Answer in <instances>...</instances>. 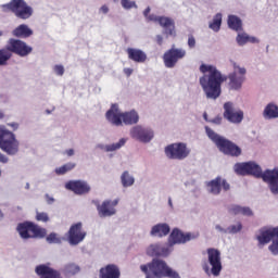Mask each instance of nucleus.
Wrapping results in <instances>:
<instances>
[{
  "label": "nucleus",
  "mask_w": 278,
  "mask_h": 278,
  "mask_svg": "<svg viewBox=\"0 0 278 278\" xmlns=\"http://www.w3.org/2000/svg\"><path fill=\"white\" fill-rule=\"evenodd\" d=\"M203 118H204V121H206V123H210V119L207 118V113L203 114Z\"/></svg>",
  "instance_id": "58"
},
{
  "label": "nucleus",
  "mask_w": 278,
  "mask_h": 278,
  "mask_svg": "<svg viewBox=\"0 0 278 278\" xmlns=\"http://www.w3.org/2000/svg\"><path fill=\"white\" fill-rule=\"evenodd\" d=\"M47 242H49V244H60L62 242V239L58 238V233L51 232L47 237Z\"/></svg>",
  "instance_id": "41"
},
{
  "label": "nucleus",
  "mask_w": 278,
  "mask_h": 278,
  "mask_svg": "<svg viewBox=\"0 0 278 278\" xmlns=\"http://www.w3.org/2000/svg\"><path fill=\"white\" fill-rule=\"evenodd\" d=\"M256 240L262 247L268 244V242L273 240V243L269 245V251L273 255H278V227L262 229L261 235L256 237Z\"/></svg>",
  "instance_id": "9"
},
{
  "label": "nucleus",
  "mask_w": 278,
  "mask_h": 278,
  "mask_svg": "<svg viewBox=\"0 0 278 278\" xmlns=\"http://www.w3.org/2000/svg\"><path fill=\"white\" fill-rule=\"evenodd\" d=\"M208 264L211 266L204 265L203 270L206 275H213L214 277H218L223 270V262L220 261V251L218 249L208 248L206 250Z\"/></svg>",
  "instance_id": "7"
},
{
  "label": "nucleus",
  "mask_w": 278,
  "mask_h": 278,
  "mask_svg": "<svg viewBox=\"0 0 278 278\" xmlns=\"http://www.w3.org/2000/svg\"><path fill=\"white\" fill-rule=\"evenodd\" d=\"M223 25V14L217 13L213 17V22L210 23L208 27L213 31H220V26Z\"/></svg>",
  "instance_id": "33"
},
{
  "label": "nucleus",
  "mask_w": 278,
  "mask_h": 278,
  "mask_svg": "<svg viewBox=\"0 0 278 278\" xmlns=\"http://www.w3.org/2000/svg\"><path fill=\"white\" fill-rule=\"evenodd\" d=\"M208 123H213V125H220V123H223V116L217 115L215 118L210 119Z\"/></svg>",
  "instance_id": "46"
},
{
  "label": "nucleus",
  "mask_w": 278,
  "mask_h": 278,
  "mask_svg": "<svg viewBox=\"0 0 278 278\" xmlns=\"http://www.w3.org/2000/svg\"><path fill=\"white\" fill-rule=\"evenodd\" d=\"M168 233H170V226L168 224H157L151 229V236H157L159 238H164Z\"/></svg>",
  "instance_id": "29"
},
{
  "label": "nucleus",
  "mask_w": 278,
  "mask_h": 278,
  "mask_svg": "<svg viewBox=\"0 0 278 278\" xmlns=\"http://www.w3.org/2000/svg\"><path fill=\"white\" fill-rule=\"evenodd\" d=\"M116 205H118V200L103 201L102 204L97 206L99 217L108 218L109 216H114L116 214Z\"/></svg>",
  "instance_id": "21"
},
{
  "label": "nucleus",
  "mask_w": 278,
  "mask_h": 278,
  "mask_svg": "<svg viewBox=\"0 0 278 278\" xmlns=\"http://www.w3.org/2000/svg\"><path fill=\"white\" fill-rule=\"evenodd\" d=\"M224 118L229 123H242L244 118V112L237 110L231 102H226L224 104Z\"/></svg>",
  "instance_id": "16"
},
{
  "label": "nucleus",
  "mask_w": 278,
  "mask_h": 278,
  "mask_svg": "<svg viewBox=\"0 0 278 278\" xmlns=\"http://www.w3.org/2000/svg\"><path fill=\"white\" fill-rule=\"evenodd\" d=\"M233 72L228 75V86L230 90H240L242 84H244V75H247V68L240 67L237 63H232Z\"/></svg>",
  "instance_id": "11"
},
{
  "label": "nucleus",
  "mask_w": 278,
  "mask_h": 278,
  "mask_svg": "<svg viewBox=\"0 0 278 278\" xmlns=\"http://www.w3.org/2000/svg\"><path fill=\"white\" fill-rule=\"evenodd\" d=\"M4 114L0 111V119L3 118Z\"/></svg>",
  "instance_id": "60"
},
{
  "label": "nucleus",
  "mask_w": 278,
  "mask_h": 278,
  "mask_svg": "<svg viewBox=\"0 0 278 278\" xmlns=\"http://www.w3.org/2000/svg\"><path fill=\"white\" fill-rule=\"evenodd\" d=\"M206 188L211 194L218 195L220 194L222 190H224V192L230 190L231 186L229 182H227V180L223 179V177L217 176L215 179L206 182Z\"/></svg>",
  "instance_id": "18"
},
{
  "label": "nucleus",
  "mask_w": 278,
  "mask_h": 278,
  "mask_svg": "<svg viewBox=\"0 0 278 278\" xmlns=\"http://www.w3.org/2000/svg\"><path fill=\"white\" fill-rule=\"evenodd\" d=\"M125 142H127V140H125V138H122L117 143H112L105 147L106 151H118V149H121L122 147H125Z\"/></svg>",
  "instance_id": "40"
},
{
  "label": "nucleus",
  "mask_w": 278,
  "mask_h": 278,
  "mask_svg": "<svg viewBox=\"0 0 278 278\" xmlns=\"http://www.w3.org/2000/svg\"><path fill=\"white\" fill-rule=\"evenodd\" d=\"M263 116L267 121H270L273 118H278V106L275 103H268L264 111H263Z\"/></svg>",
  "instance_id": "30"
},
{
  "label": "nucleus",
  "mask_w": 278,
  "mask_h": 278,
  "mask_svg": "<svg viewBox=\"0 0 278 278\" xmlns=\"http://www.w3.org/2000/svg\"><path fill=\"white\" fill-rule=\"evenodd\" d=\"M66 154L71 157L72 155H75V151L73 149H70L66 151Z\"/></svg>",
  "instance_id": "57"
},
{
  "label": "nucleus",
  "mask_w": 278,
  "mask_h": 278,
  "mask_svg": "<svg viewBox=\"0 0 278 278\" xmlns=\"http://www.w3.org/2000/svg\"><path fill=\"white\" fill-rule=\"evenodd\" d=\"M63 271L65 273V275H77V273L79 271V266L70 263L65 265Z\"/></svg>",
  "instance_id": "39"
},
{
  "label": "nucleus",
  "mask_w": 278,
  "mask_h": 278,
  "mask_svg": "<svg viewBox=\"0 0 278 278\" xmlns=\"http://www.w3.org/2000/svg\"><path fill=\"white\" fill-rule=\"evenodd\" d=\"M260 179L267 184L271 194H278V168L266 169L261 174Z\"/></svg>",
  "instance_id": "17"
},
{
  "label": "nucleus",
  "mask_w": 278,
  "mask_h": 278,
  "mask_svg": "<svg viewBox=\"0 0 278 278\" xmlns=\"http://www.w3.org/2000/svg\"><path fill=\"white\" fill-rule=\"evenodd\" d=\"M0 177H1V170H0Z\"/></svg>",
  "instance_id": "63"
},
{
  "label": "nucleus",
  "mask_w": 278,
  "mask_h": 278,
  "mask_svg": "<svg viewBox=\"0 0 278 278\" xmlns=\"http://www.w3.org/2000/svg\"><path fill=\"white\" fill-rule=\"evenodd\" d=\"M229 214L232 216H238V214H242L243 216H253V211L249 206H240L238 204H232L228 207Z\"/></svg>",
  "instance_id": "28"
},
{
  "label": "nucleus",
  "mask_w": 278,
  "mask_h": 278,
  "mask_svg": "<svg viewBox=\"0 0 278 278\" xmlns=\"http://www.w3.org/2000/svg\"><path fill=\"white\" fill-rule=\"evenodd\" d=\"M122 7L124 10H131V8L138 9V4H136V1L131 0H121Z\"/></svg>",
  "instance_id": "42"
},
{
  "label": "nucleus",
  "mask_w": 278,
  "mask_h": 278,
  "mask_svg": "<svg viewBox=\"0 0 278 278\" xmlns=\"http://www.w3.org/2000/svg\"><path fill=\"white\" fill-rule=\"evenodd\" d=\"M17 231L24 240L29 238H45L47 236V229L31 223L26 222L17 225Z\"/></svg>",
  "instance_id": "8"
},
{
  "label": "nucleus",
  "mask_w": 278,
  "mask_h": 278,
  "mask_svg": "<svg viewBox=\"0 0 278 278\" xmlns=\"http://www.w3.org/2000/svg\"><path fill=\"white\" fill-rule=\"evenodd\" d=\"M188 47L189 49H194L197 47V39L193 35H189L188 37Z\"/></svg>",
  "instance_id": "45"
},
{
  "label": "nucleus",
  "mask_w": 278,
  "mask_h": 278,
  "mask_svg": "<svg viewBox=\"0 0 278 278\" xmlns=\"http://www.w3.org/2000/svg\"><path fill=\"white\" fill-rule=\"evenodd\" d=\"M148 21H153L154 23H159L161 27L165 29V34L167 36H175V21L170 17L166 16H157V15H149Z\"/></svg>",
  "instance_id": "20"
},
{
  "label": "nucleus",
  "mask_w": 278,
  "mask_h": 278,
  "mask_svg": "<svg viewBox=\"0 0 278 278\" xmlns=\"http://www.w3.org/2000/svg\"><path fill=\"white\" fill-rule=\"evenodd\" d=\"M126 53L128 59L137 64H144L147 62V53L140 49L127 48Z\"/></svg>",
  "instance_id": "26"
},
{
  "label": "nucleus",
  "mask_w": 278,
  "mask_h": 278,
  "mask_svg": "<svg viewBox=\"0 0 278 278\" xmlns=\"http://www.w3.org/2000/svg\"><path fill=\"white\" fill-rule=\"evenodd\" d=\"M7 47L11 53H15L20 58H27L34 51V48L28 46L27 42L14 38L9 39Z\"/></svg>",
  "instance_id": "12"
},
{
  "label": "nucleus",
  "mask_w": 278,
  "mask_h": 278,
  "mask_svg": "<svg viewBox=\"0 0 278 278\" xmlns=\"http://www.w3.org/2000/svg\"><path fill=\"white\" fill-rule=\"evenodd\" d=\"M35 273L40 278H63L60 270L49 267V265L45 264L38 265L35 268Z\"/></svg>",
  "instance_id": "24"
},
{
  "label": "nucleus",
  "mask_w": 278,
  "mask_h": 278,
  "mask_svg": "<svg viewBox=\"0 0 278 278\" xmlns=\"http://www.w3.org/2000/svg\"><path fill=\"white\" fill-rule=\"evenodd\" d=\"M1 11L8 14V12H12L16 18H21L22 21H27V18H31L34 14V9L25 2V0H11L9 3L1 4Z\"/></svg>",
  "instance_id": "5"
},
{
  "label": "nucleus",
  "mask_w": 278,
  "mask_h": 278,
  "mask_svg": "<svg viewBox=\"0 0 278 278\" xmlns=\"http://www.w3.org/2000/svg\"><path fill=\"white\" fill-rule=\"evenodd\" d=\"M18 140L16 136L8 130L0 128V149L4 151L8 155H16L18 153Z\"/></svg>",
  "instance_id": "6"
},
{
  "label": "nucleus",
  "mask_w": 278,
  "mask_h": 278,
  "mask_svg": "<svg viewBox=\"0 0 278 278\" xmlns=\"http://www.w3.org/2000/svg\"><path fill=\"white\" fill-rule=\"evenodd\" d=\"M131 138L139 140V142H151L153 140V130L148 128H142V126H135L130 130Z\"/></svg>",
  "instance_id": "23"
},
{
  "label": "nucleus",
  "mask_w": 278,
  "mask_h": 278,
  "mask_svg": "<svg viewBox=\"0 0 278 278\" xmlns=\"http://www.w3.org/2000/svg\"><path fill=\"white\" fill-rule=\"evenodd\" d=\"M161 257H167L170 254V249L161 245Z\"/></svg>",
  "instance_id": "47"
},
{
  "label": "nucleus",
  "mask_w": 278,
  "mask_h": 278,
  "mask_svg": "<svg viewBox=\"0 0 278 278\" xmlns=\"http://www.w3.org/2000/svg\"><path fill=\"white\" fill-rule=\"evenodd\" d=\"M124 73L126 74L127 77H131V74L134 73L132 68L126 67L124 68Z\"/></svg>",
  "instance_id": "52"
},
{
  "label": "nucleus",
  "mask_w": 278,
  "mask_h": 278,
  "mask_svg": "<svg viewBox=\"0 0 278 278\" xmlns=\"http://www.w3.org/2000/svg\"><path fill=\"white\" fill-rule=\"evenodd\" d=\"M165 155L168 160H186L190 155V148L184 142L172 143L165 147Z\"/></svg>",
  "instance_id": "10"
},
{
  "label": "nucleus",
  "mask_w": 278,
  "mask_h": 278,
  "mask_svg": "<svg viewBox=\"0 0 278 278\" xmlns=\"http://www.w3.org/2000/svg\"><path fill=\"white\" fill-rule=\"evenodd\" d=\"M36 220L41 223H49V214L47 213H37Z\"/></svg>",
  "instance_id": "44"
},
{
  "label": "nucleus",
  "mask_w": 278,
  "mask_h": 278,
  "mask_svg": "<svg viewBox=\"0 0 278 278\" xmlns=\"http://www.w3.org/2000/svg\"><path fill=\"white\" fill-rule=\"evenodd\" d=\"M0 218H3V213L1 212V210H0Z\"/></svg>",
  "instance_id": "61"
},
{
  "label": "nucleus",
  "mask_w": 278,
  "mask_h": 278,
  "mask_svg": "<svg viewBox=\"0 0 278 278\" xmlns=\"http://www.w3.org/2000/svg\"><path fill=\"white\" fill-rule=\"evenodd\" d=\"M106 121L115 127H121V125H136L140 121V115L135 110L130 112L122 113L118 109V104H112L111 109L105 114Z\"/></svg>",
  "instance_id": "3"
},
{
  "label": "nucleus",
  "mask_w": 278,
  "mask_h": 278,
  "mask_svg": "<svg viewBox=\"0 0 278 278\" xmlns=\"http://www.w3.org/2000/svg\"><path fill=\"white\" fill-rule=\"evenodd\" d=\"M121 181L124 188H129L136 180L129 175V172H124L121 176Z\"/></svg>",
  "instance_id": "35"
},
{
  "label": "nucleus",
  "mask_w": 278,
  "mask_h": 278,
  "mask_svg": "<svg viewBox=\"0 0 278 278\" xmlns=\"http://www.w3.org/2000/svg\"><path fill=\"white\" fill-rule=\"evenodd\" d=\"M86 236L87 232L86 230H84V224H81V222H78L70 227V230L67 232V240L68 243L72 244V247H77V244L86 240Z\"/></svg>",
  "instance_id": "13"
},
{
  "label": "nucleus",
  "mask_w": 278,
  "mask_h": 278,
  "mask_svg": "<svg viewBox=\"0 0 278 278\" xmlns=\"http://www.w3.org/2000/svg\"><path fill=\"white\" fill-rule=\"evenodd\" d=\"M168 205L173 207V200L170 198L168 199Z\"/></svg>",
  "instance_id": "59"
},
{
  "label": "nucleus",
  "mask_w": 278,
  "mask_h": 278,
  "mask_svg": "<svg viewBox=\"0 0 278 278\" xmlns=\"http://www.w3.org/2000/svg\"><path fill=\"white\" fill-rule=\"evenodd\" d=\"M205 132L210 140H212L225 155H230L231 157H240V155H242V149H240V147L229 141V139L220 137V135L216 134V131L212 130L208 126H205Z\"/></svg>",
  "instance_id": "4"
},
{
  "label": "nucleus",
  "mask_w": 278,
  "mask_h": 278,
  "mask_svg": "<svg viewBox=\"0 0 278 278\" xmlns=\"http://www.w3.org/2000/svg\"><path fill=\"white\" fill-rule=\"evenodd\" d=\"M228 233H238V231H242V224L238 223L237 225L229 226Z\"/></svg>",
  "instance_id": "43"
},
{
  "label": "nucleus",
  "mask_w": 278,
  "mask_h": 278,
  "mask_svg": "<svg viewBox=\"0 0 278 278\" xmlns=\"http://www.w3.org/2000/svg\"><path fill=\"white\" fill-rule=\"evenodd\" d=\"M76 164L75 163H66L61 167H58L55 169L56 175H66L70 170H73L75 168Z\"/></svg>",
  "instance_id": "38"
},
{
  "label": "nucleus",
  "mask_w": 278,
  "mask_h": 278,
  "mask_svg": "<svg viewBox=\"0 0 278 278\" xmlns=\"http://www.w3.org/2000/svg\"><path fill=\"white\" fill-rule=\"evenodd\" d=\"M200 71L204 74L200 77V86L206 99H218L223 92L222 86L224 81H227V77L223 76L220 71L214 65L202 64Z\"/></svg>",
  "instance_id": "1"
},
{
  "label": "nucleus",
  "mask_w": 278,
  "mask_h": 278,
  "mask_svg": "<svg viewBox=\"0 0 278 278\" xmlns=\"http://www.w3.org/2000/svg\"><path fill=\"white\" fill-rule=\"evenodd\" d=\"M156 42L160 47H162V45L164 43V38L162 37V35L156 36Z\"/></svg>",
  "instance_id": "51"
},
{
  "label": "nucleus",
  "mask_w": 278,
  "mask_h": 278,
  "mask_svg": "<svg viewBox=\"0 0 278 278\" xmlns=\"http://www.w3.org/2000/svg\"><path fill=\"white\" fill-rule=\"evenodd\" d=\"M215 229H217V231H220L222 233H228V228H223L220 225H216Z\"/></svg>",
  "instance_id": "50"
},
{
  "label": "nucleus",
  "mask_w": 278,
  "mask_h": 278,
  "mask_svg": "<svg viewBox=\"0 0 278 278\" xmlns=\"http://www.w3.org/2000/svg\"><path fill=\"white\" fill-rule=\"evenodd\" d=\"M236 41L239 45V47H244V45H247V42H251L252 45L260 42V40L257 38L251 37L245 33L238 34Z\"/></svg>",
  "instance_id": "31"
},
{
  "label": "nucleus",
  "mask_w": 278,
  "mask_h": 278,
  "mask_svg": "<svg viewBox=\"0 0 278 278\" xmlns=\"http://www.w3.org/2000/svg\"><path fill=\"white\" fill-rule=\"evenodd\" d=\"M237 175H252L260 179L262 177V167L255 162L237 163L235 165Z\"/></svg>",
  "instance_id": "14"
},
{
  "label": "nucleus",
  "mask_w": 278,
  "mask_h": 278,
  "mask_svg": "<svg viewBox=\"0 0 278 278\" xmlns=\"http://www.w3.org/2000/svg\"><path fill=\"white\" fill-rule=\"evenodd\" d=\"M1 36H3V30L0 29V38H1Z\"/></svg>",
  "instance_id": "62"
},
{
  "label": "nucleus",
  "mask_w": 278,
  "mask_h": 278,
  "mask_svg": "<svg viewBox=\"0 0 278 278\" xmlns=\"http://www.w3.org/2000/svg\"><path fill=\"white\" fill-rule=\"evenodd\" d=\"M34 35V30L29 28L26 24H22L13 29L12 36L15 38H29V36Z\"/></svg>",
  "instance_id": "27"
},
{
  "label": "nucleus",
  "mask_w": 278,
  "mask_h": 278,
  "mask_svg": "<svg viewBox=\"0 0 278 278\" xmlns=\"http://www.w3.org/2000/svg\"><path fill=\"white\" fill-rule=\"evenodd\" d=\"M46 201L47 203H49V205H51V203H53L55 199L51 198L49 194H46Z\"/></svg>",
  "instance_id": "54"
},
{
  "label": "nucleus",
  "mask_w": 278,
  "mask_h": 278,
  "mask_svg": "<svg viewBox=\"0 0 278 278\" xmlns=\"http://www.w3.org/2000/svg\"><path fill=\"white\" fill-rule=\"evenodd\" d=\"M54 72H55L58 75H60V76L64 75V66H62V65H55V66H54Z\"/></svg>",
  "instance_id": "48"
},
{
  "label": "nucleus",
  "mask_w": 278,
  "mask_h": 278,
  "mask_svg": "<svg viewBox=\"0 0 278 278\" xmlns=\"http://www.w3.org/2000/svg\"><path fill=\"white\" fill-rule=\"evenodd\" d=\"M190 240H194L192 233H184L180 229L174 228L168 237V244L169 247H175V244H186Z\"/></svg>",
  "instance_id": "19"
},
{
  "label": "nucleus",
  "mask_w": 278,
  "mask_h": 278,
  "mask_svg": "<svg viewBox=\"0 0 278 278\" xmlns=\"http://www.w3.org/2000/svg\"><path fill=\"white\" fill-rule=\"evenodd\" d=\"M149 14H151V7H148V8L143 11V16H146V18H148Z\"/></svg>",
  "instance_id": "55"
},
{
  "label": "nucleus",
  "mask_w": 278,
  "mask_h": 278,
  "mask_svg": "<svg viewBox=\"0 0 278 278\" xmlns=\"http://www.w3.org/2000/svg\"><path fill=\"white\" fill-rule=\"evenodd\" d=\"M100 278H121V268L116 264H109L100 268Z\"/></svg>",
  "instance_id": "25"
},
{
  "label": "nucleus",
  "mask_w": 278,
  "mask_h": 278,
  "mask_svg": "<svg viewBox=\"0 0 278 278\" xmlns=\"http://www.w3.org/2000/svg\"><path fill=\"white\" fill-rule=\"evenodd\" d=\"M186 58V50L179 48H172L163 55V62L166 68H175L179 60Z\"/></svg>",
  "instance_id": "15"
},
{
  "label": "nucleus",
  "mask_w": 278,
  "mask_h": 278,
  "mask_svg": "<svg viewBox=\"0 0 278 278\" xmlns=\"http://www.w3.org/2000/svg\"><path fill=\"white\" fill-rule=\"evenodd\" d=\"M9 127H12L13 129H18V123H11L9 124Z\"/></svg>",
  "instance_id": "56"
},
{
  "label": "nucleus",
  "mask_w": 278,
  "mask_h": 278,
  "mask_svg": "<svg viewBox=\"0 0 278 278\" xmlns=\"http://www.w3.org/2000/svg\"><path fill=\"white\" fill-rule=\"evenodd\" d=\"M140 269L144 273V275L155 278H181L179 273L174 270L166 264V261H162L160 258L152 260L151 263L146 265H141Z\"/></svg>",
  "instance_id": "2"
},
{
  "label": "nucleus",
  "mask_w": 278,
  "mask_h": 278,
  "mask_svg": "<svg viewBox=\"0 0 278 278\" xmlns=\"http://www.w3.org/2000/svg\"><path fill=\"white\" fill-rule=\"evenodd\" d=\"M228 27L233 29V31H242V20L236 15H229Z\"/></svg>",
  "instance_id": "32"
},
{
  "label": "nucleus",
  "mask_w": 278,
  "mask_h": 278,
  "mask_svg": "<svg viewBox=\"0 0 278 278\" xmlns=\"http://www.w3.org/2000/svg\"><path fill=\"white\" fill-rule=\"evenodd\" d=\"M76 164L75 163H66L61 167H58L55 169L56 175H66L70 170H73L75 168Z\"/></svg>",
  "instance_id": "37"
},
{
  "label": "nucleus",
  "mask_w": 278,
  "mask_h": 278,
  "mask_svg": "<svg viewBox=\"0 0 278 278\" xmlns=\"http://www.w3.org/2000/svg\"><path fill=\"white\" fill-rule=\"evenodd\" d=\"M12 58V52L8 49V46L3 49H0V66H5L8 60Z\"/></svg>",
  "instance_id": "34"
},
{
  "label": "nucleus",
  "mask_w": 278,
  "mask_h": 278,
  "mask_svg": "<svg viewBox=\"0 0 278 278\" xmlns=\"http://www.w3.org/2000/svg\"><path fill=\"white\" fill-rule=\"evenodd\" d=\"M100 10H101V12H102L103 14H108V12H110V8H108V5H105V4L102 5Z\"/></svg>",
  "instance_id": "53"
},
{
  "label": "nucleus",
  "mask_w": 278,
  "mask_h": 278,
  "mask_svg": "<svg viewBox=\"0 0 278 278\" xmlns=\"http://www.w3.org/2000/svg\"><path fill=\"white\" fill-rule=\"evenodd\" d=\"M65 188L78 195L88 194V192H90V185L84 180H70L65 184Z\"/></svg>",
  "instance_id": "22"
},
{
  "label": "nucleus",
  "mask_w": 278,
  "mask_h": 278,
  "mask_svg": "<svg viewBox=\"0 0 278 278\" xmlns=\"http://www.w3.org/2000/svg\"><path fill=\"white\" fill-rule=\"evenodd\" d=\"M147 254L150 257H162L161 245L160 244H152L148 248Z\"/></svg>",
  "instance_id": "36"
},
{
  "label": "nucleus",
  "mask_w": 278,
  "mask_h": 278,
  "mask_svg": "<svg viewBox=\"0 0 278 278\" xmlns=\"http://www.w3.org/2000/svg\"><path fill=\"white\" fill-rule=\"evenodd\" d=\"M8 162H10V159H8V156H5V154L0 152V163L8 164Z\"/></svg>",
  "instance_id": "49"
}]
</instances>
